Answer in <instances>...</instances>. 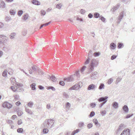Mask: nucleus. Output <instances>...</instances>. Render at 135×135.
<instances>
[{
  "instance_id": "nucleus-1",
  "label": "nucleus",
  "mask_w": 135,
  "mask_h": 135,
  "mask_svg": "<svg viewBox=\"0 0 135 135\" xmlns=\"http://www.w3.org/2000/svg\"><path fill=\"white\" fill-rule=\"evenodd\" d=\"M80 76L79 71H76L74 75H71L67 78H64V80L65 82H71L73 81L78 77H79Z\"/></svg>"
},
{
  "instance_id": "nucleus-2",
  "label": "nucleus",
  "mask_w": 135,
  "mask_h": 135,
  "mask_svg": "<svg viewBox=\"0 0 135 135\" xmlns=\"http://www.w3.org/2000/svg\"><path fill=\"white\" fill-rule=\"evenodd\" d=\"M54 120L52 119H48L46 120L44 123L43 124L44 127L51 128L54 126Z\"/></svg>"
},
{
  "instance_id": "nucleus-3",
  "label": "nucleus",
  "mask_w": 135,
  "mask_h": 135,
  "mask_svg": "<svg viewBox=\"0 0 135 135\" xmlns=\"http://www.w3.org/2000/svg\"><path fill=\"white\" fill-rule=\"evenodd\" d=\"M8 40L6 38V37L3 35H0V44L5 45L7 44Z\"/></svg>"
},
{
  "instance_id": "nucleus-4",
  "label": "nucleus",
  "mask_w": 135,
  "mask_h": 135,
  "mask_svg": "<svg viewBox=\"0 0 135 135\" xmlns=\"http://www.w3.org/2000/svg\"><path fill=\"white\" fill-rule=\"evenodd\" d=\"M98 64V61L95 59H92L90 64V69L91 71L93 70L94 67H96Z\"/></svg>"
},
{
  "instance_id": "nucleus-5",
  "label": "nucleus",
  "mask_w": 135,
  "mask_h": 135,
  "mask_svg": "<svg viewBox=\"0 0 135 135\" xmlns=\"http://www.w3.org/2000/svg\"><path fill=\"white\" fill-rule=\"evenodd\" d=\"M82 86V83L81 82H79L78 83L74 85L73 86L71 87L69 89V90H78L79 88H81Z\"/></svg>"
},
{
  "instance_id": "nucleus-6",
  "label": "nucleus",
  "mask_w": 135,
  "mask_h": 135,
  "mask_svg": "<svg viewBox=\"0 0 135 135\" xmlns=\"http://www.w3.org/2000/svg\"><path fill=\"white\" fill-rule=\"evenodd\" d=\"M97 85L93 84H92L89 85L87 88L88 90H95L97 88Z\"/></svg>"
},
{
  "instance_id": "nucleus-7",
  "label": "nucleus",
  "mask_w": 135,
  "mask_h": 135,
  "mask_svg": "<svg viewBox=\"0 0 135 135\" xmlns=\"http://www.w3.org/2000/svg\"><path fill=\"white\" fill-rule=\"evenodd\" d=\"M2 106L4 108H7L9 109L11 108L12 107L11 104L7 102H4Z\"/></svg>"
},
{
  "instance_id": "nucleus-8",
  "label": "nucleus",
  "mask_w": 135,
  "mask_h": 135,
  "mask_svg": "<svg viewBox=\"0 0 135 135\" xmlns=\"http://www.w3.org/2000/svg\"><path fill=\"white\" fill-rule=\"evenodd\" d=\"M98 75L97 72H94L92 73L90 76V78L92 79H94L98 78Z\"/></svg>"
},
{
  "instance_id": "nucleus-9",
  "label": "nucleus",
  "mask_w": 135,
  "mask_h": 135,
  "mask_svg": "<svg viewBox=\"0 0 135 135\" xmlns=\"http://www.w3.org/2000/svg\"><path fill=\"white\" fill-rule=\"evenodd\" d=\"M108 98V97L107 96H105V97H101L99 98L98 99V100L99 102H104L103 103H105L107 101V99Z\"/></svg>"
},
{
  "instance_id": "nucleus-10",
  "label": "nucleus",
  "mask_w": 135,
  "mask_h": 135,
  "mask_svg": "<svg viewBox=\"0 0 135 135\" xmlns=\"http://www.w3.org/2000/svg\"><path fill=\"white\" fill-rule=\"evenodd\" d=\"M130 130L127 129L126 130H124L120 135H130Z\"/></svg>"
},
{
  "instance_id": "nucleus-11",
  "label": "nucleus",
  "mask_w": 135,
  "mask_h": 135,
  "mask_svg": "<svg viewBox=\"0 0 135 135\" xmlns=\"http://www.w3.org/2000/svg\"><path fill=\"white\" fill-rule=\"evenodd\" d=\"M79 129H76V130L73 131L71 134L70 132H67L66 134V135H74L76 133L79 132Z\"/></svg>"
},
{
  "instance_id": "nucleus-12",
  "label": "nucleus",
  "mask_w": 135,
  "mask_h": 135,
  "mask_svg": "<svg viewBox=\"0 0 135 135\" xmlns=\"http://www.w3.org/2000/svg\"><path fill=\"white\" fill-rule=\"evenodd\" d=\"M123 16V12H121L118 18V21L117 23L118 24L119 23L121 20L122 19Z\"/></svg>"
},
{
  "instance_id": "nucleus-13",
  "label": "nucleus",
  "mask_w": 135,
  "mask_h": 135,
  "mask_svg": "<svg viewBox=\"0 0 135 135\" xmlns=\"http://www.w3.org/2000/svg\"><path fill=\"white\" fill-rule=\"evenodd\" d=\"M47 78L48 79L51 80L53 82H55L56 80V78L53 75H52L51 76H50L49 75H48Z\"/></svg>"
},
{
  "instance_id": "nucleus-14",
  "label": "nucleus",
  "mask_w": 135,
  "mask_h": 135,
  "mask_svg": "<svg viewBox=\"0 0 135 135\" xmlns=\"http://www.w3.org/2000/svg\"><path fill=\"white\" fill-rule=\"evenodd\" d=\"M122 109L125 113H127L129 111L128 108L126 105H124Z\"/></svg>"
},
{
  "instance_id": "nucleus-15",
  "label": "nucleus",
  "mask_w": 135,
  "mask_h": 135,
  "mask_svg": "<svg viewBox=\"0 0 135 135\" xmlns=\"http://www.w3.org/2000/svg\"><path fill=\"white\" fill-rule=\"evenodd\" d=\"M93 121L97 126L98 127L100 126V124L98 123V121L97 119H94L93 120Z\"/></svg>"
},
{
  "instance_id": "nucleus-16",
  "label": "nucleus",
  "mask_w": 135,
  "mask_h": 135,
  "mask_svg": "<svg viewBox=\"0 0 135 135\" xmlns=\"http://www.w3.org/2000/svg\"><path fill=\"white\" fill-rule=\"evenodd\" d=\"M32 2L33 4L37 5H40V3L39 1L36 0H33L32 1Z\"/></svg>"
},
{
  "instance_id": "nucleus-17",
  "label": "nucleus",
  "mask_w": 135,
  "mask_h": 135,
  "mask_svg": "<svg viewBox=\"0 0 135 135\" xmlns=\"http://www.w3.org/2000/svg\"><path fill=\"white\" fill-rule=\"evenodd\" d=\"M11 80L12 84L13 85H16L17 83L16 82L15 78H11Z\"/></svg>"
},
{
  "instance_id": "nucleus-18",
  "label": "nucleus",
  "mask_w": 135,
  "mask_h": 135,
  "mask_svg": "<svg viewBox=\"0 0 135 135\" xmlns=\"http://www.w3.org/2000/svg\"><path fill=\"white\" fill-rule=\"evenodd\" d=\"M25 107V111L27 113L31 114H32V112L30 109Z\"/></svg>"
},
{
  "instance_id": "nucleus-19",
  "label": "nucleus",
  "mask_w": 135,
  "mask_h": 135,
  "mask_svg": "<svg viewBox=\"0 0 135 135\" xmlns=\"http://www.w3.org/2000/svg\"><path fill=\"white\" fill-rule=\"evenodd\" d=\"M110 46L111 49H114L116 48V45L114 43H112L110 44Z\"/></svg>"
},
{
  "instance_id": "nucleus-20",
  "label": "nucleus",
  "mask_w": 135,
  "mask_h": 135,
  "mask_svg": "<svg viewBox=\"0 0 135 135\" xmlns=\"http://www.w3.org/2000/svg\"><path fill=\"white\" fill-rule=\"evenodd\" d=\"M112 105L115 109H117L118 107V104L117 102H115L113 103L112 104Z\"/></svg>"
},
{
  "instance_id": "nucleus-21",
  "label": "nucleus",
  "mask_w": 135,
  "mask_h": 135,
  "mask_svg": "<svg viewBox=\"0 0 135 135\" xmlns=\"http://www.w3.org/2000/svg\"><path fill=\"white\" fill-rule=\"evenodd\" d=\"M0 7L4 8L5 7V4L4 1H0Z\"/></svg>"
},
{
  "instance_id": "nucleus-22",
  "label": "nucleus",
  "mask_w": 135,
  "mask_h": 135,
  "mask_svg": "<svg viewBox=\"0 0 135 135\" xmlns=\"http://www.w3.org/2000/svg\"><path fill=\"white\" fill-rule=\"evenodd\" d=\"M33 103L31 101L30 102L27 104V105L28 107L30 108H32L33 105Z\"/></svg>"
},
{
  "instance_id": "nucleus-23",
  "label": "nucleus",
  "mask_w": 135,
  "mask_h": 135,
  "mask_svg": "<svg viewBox=\"0 0 135 135\" xmlns=\"http://www.w3.org/2000/svg\"><path fill=\"white\" fill-rule=\"evenodd\" d=\"M35 86L36 84L34 83H33L31 85L30 87L32 90H34L36 89Z\"/></svg>"
},
{
  "instance_id": "nucleus-24",
  "label": "nucleus",
  "mask_w": 135,
  "mask_h": 135,
  "mask_svg": "<svg viewBox=\"0 0 135 135\" xmlns=\"http://www.w3.org/2000/svg\"><path fill=\"white\" fill-rule=\"evenodd\" d=\"M120 6V4H118L117 6H114L113 8L111 9V11L113 12H115L117 9H118Z\"/></svg>"
},
{
  "instance_id": "nucleus-25",
  "label": "nucleus",
  "mask_w": 135,
  "mask_h": 135,
  "mask_svg": "<svg viewBox=\"0 0 135 135\" xmlns=\"http://www.w3.org/2000/svg\"><path fill=\"white\" fill-rule=\"evenodd\" d=\"M32 69L33 70V72H36L37 70L38 69V68L35 65H33L31 67Z\"/></svg>"
},
{
  "instance_id": "nucleus-26",
  "label": "nucleus",
  "mask_w": 135,
  "mask_h": 135,
  "mask_svg": "<svg viewBox=\"0 0 135 135\" xmlns=\"http://www.w3.org/2000/svg\"><path fill=\"white\" fill-rule=\"evenodd\" d=\"M86 68V66H83L82 68H81L80 72L82 74L84 73V72Z\"/></svg>"
},
{
  "instance_id": "nucleus-27",
  "label": "nucleus",
  "mask_w": 135,
  "mask_h": 135,
  "mask_svg": "<svg viewBox=\"0 0 135 135\" xmlns=\"http://www.w3.org/2000/svg\"><path fill=\"white\" fill-rule=\"evenodd\" d=\"M7 74V70H5L3 72L2 74V75L3 76L6 77Z\"/></svg>"
},
{
  "instance_id": "nucleus-28",
  "label": "nucleus",
  "mask_w": 135,
  "mask_h": 135,
  "mask_svg": "<svg viewBox=\"0 0 135 135\" xmlns=\"http://www.w3.org/2000/svg\"><path fill=\"white\" fill-rule=\"evenodd\" d=\"M16 35V33H11L9 35L10 38L12 39L14 38V36Z\"/></svg>"
},
{
  "instance_id": "nucleus-29",
  "label": "nucleus",
  "mask_w": 135,
  "mask_h": 135,
  "mask_svg": "<svg viewBox=\"0 0 135 135\" xmlns=\"http://www.w3.org/2000/svg\"><path fill=\"white\" fill-rule=\"evenodd\" d=\"M104 85L103 83H101L100 84L99 87V89L100 90L104 89Z\"/></svg>"
},
{
  "instance_id": "nucleus-30",
  "label": "nucleus",
  "mask_w": 135,
  "mask_h": 135,
  "mask_svg": "<svg viewBox=\"0 0 135 135\" xmlns=\"http://www.w3.org/2000/svg\"><path fill=\"white\" fill-rule=\"evenodd\" d=\"M11 88L13 91L17 92V89L16 86H11Z\"/></svg>"
},
{
  "instance_id": "nucleus-31",
  "label": "nucleus",
  "mask_w": 135,
  "mask_h": 135,
  "mask_svg": "<svg viewBox=\"0 0 135 135\" xmlns=\"http://www.w3.org/2000/svg\"><path fill=\"white\" fill-rule=\"evenodd\" d=\"M17 132L20 133H22L23 132V129L22 128H18L17 130Z\"/></svg>"
},
{
  "instance_id": "nucleus-32",
  "label": "nucleus",
  "mask_w": 135,
  "mask_h": 135,
  "mask_svg": "<svg viewBox=\"0 0 135 135\" xmlns=\"http://www.w3.org/2000/svg\"><path fill=\"white\" fill-rule=\"evenodd\" d=\"M123 47V45L122 43H118V48L119 49H120Z\"/></svg>"
},
{
  "instance_id": "nucleus-33",
  "label": "nucleus",
  "mask_w": 135,
  "mask_h": 135,
  "mask_svg": "<svg viewBox=\"0 0 135 135\" xmlns=\"http://www.w3.org/2000/svg\"><path fill=\"white\" fill-rule=\"evenodd\" d=\"M16 88L17 89V92L18 91H22L23 89V88L21 87L16 86Z\"/></svg>"
},
{
  "instance_id": "nucleus-34",
  "label": "nucleus",
  "mask_w": 135,
  "mask_h": 135,
  "mask_svg": "<svg viewBox=\"0 0 135 135\" xmlns=\"http://www.w3.org/2000/svg\"><path fill=\"white\" fill-rule=\"evenodd\" d=\"M100 16V14L97 13H95L94 14V17L96 18H98Z\"/></svg>"
},
{
  "instance_id": "nucleus-35",
  "label": "nucleus",
  "mask_w": 135,
  "mask_h": 135,
  "mask_svg": "<svg viewBox=\"0 0 135 135\" xmlns=\"http://www.w3.org/2000/svg\"><path fill=\"white\" fill-rule=\"evenodd\" d=\"M49 130L47 128H44L43 129L42 132L44 134H46L48 133Z\"/></svg>"
},
{
  "instance_id": "nucleus-36",
  "label": "nucleus",
  "mask_w": 135,
  "mask_h": 135,
  "mask_svg": "<svg viewBox=\"0 0 135 135\" xmlns=\"http://www.w3.org/2000/svg\"><path fill=\"white\" fill-rule=\"evenodd\" d=\"M23 112L21 110H19L18 111H17V114L18 115V116H21L23 114Z\"/></svg>"
},
{
  "instance_id": "nucleus-37",
  "label": "nucleus",
  "mask_w": 135,
  "mask_h": 135,
  "mask_svg": "<svg viewBox=\"0 0 135 135\" xmlns=\"http://www.w3.org/2000/svg\"><path fill=\"white\" fill-rule=\"evenodd\" d=\"M63 96L64 98H68L69 97V96L66 93H64L63 94Z\"/></svg>"
},
{
  "instance_id": "nucleus-38",
  "label": "nucleus",
  "mask_w": 135,
  "mask_h": 135,
  "mask_svg": "<svg viewBox=\"0 0 135 135\" xmlns=\"http://www.w3.org/2000/svg\"><path fill=\"white\" fill-rule=\"evenodd\" d=\"M8 73L10 75H12L13 74V71L11 69H9L8 70Z\"/></svg>"
},
{
  "instance_id": "nucleus-39",
  "label": "nucleus",
  "mask_w": 135,
  "mask_h": 135,
  "mask_svg": "<svg viewBox=\"0 0 135 135\" xmlns=\"http://www.w3.org/2000/svg\"><path fill=\"white\" fill-rule=\"evenodd\" d=\"M84 123L83 122H80L79 124V127L80 128H82L84 126Z\"/></svg>"
},
{
  "instance_id": "nucleus-40",
  "label": "nucleus",
  "mask_w": 135,
  "mask_h": 135,
  "mask_svg": "<svg viewBox=\"0 0 135 135\" xmlns=\"http://www.w3.org/2000/svg\"><path fill=\"white\" fill-rule=\"evenodd\" d=\"M9 12L11 15H14L16 13L15 11L12 9Z\"/></svg>"
},
{
  "instance_id": "nucleus-41",
  "label": "nucleus",
  "mask_w": 135,
  "mask_h": 135,
  "mask_svg": "<svg viewBox=\"0 0 135 135\" xmlns=\"http://www.w3.org/2000/svg\"><path fill=\"white\" fill-rule=\"evenodd\" d=\"M22 34L23 36H25L27 33V30L26 29H23L22 32Z\"/></svg>"
},
{
  "instance_id": "nucleus-42",
  "label": "nucleus",
  "mask_w": 135,
  "mask_h": 135,
  "mask_svg": "<svg viewBox=\"0 0 135 135\" xmlns=\"http://www.w3.org/2000/svg\"><path fill=\"white\" fill-rule=\"evenodd\" d=\"M28 16V14H26L25 15L23 16V19L25 20H27Z\"/></svg>"
},
{
  "instance_id": "nucleus-43",
  "label": "nucleus",
  "mask_w": 135,
  "mask_h": 135,
  "mask_svg": "<svg viewBox=\"0 0 135 135\" xmlns=\"http://www.w3.org/2000/svg\"><path fill=\"white\" fill-rule=\"evenodd\" d=\"M95 115V113L93 111H92L90 113L89 115L90 117H92L94 116Z\"/></svg>"
},
{
  "instance_id": "nucleus-44",
  "label": "nucleus",
  "mask_w": 135,
  "mask_h": 135,
  "mask_svg": "<svg viewBox=\"0 0 135 135\" xmlns=\"http://www.w3.org/2000/svg\"><path fill=\"white\" fill-rule=\"evenodd\" d=\"M90 105L92 108H94L96 106V104L95 103H93L90 104Z\"/></svg>"
},
{
  "instance_id": "nucleus-45",
  "label": "nucleus",
  "mask_w": 135,
  "mask_h": 135,
  "mask_svg": "<svg viewBox=\"0 0 135 135\" xmlns=\"http://www.w3.org/2000/svg\"><path fill=\"white\" fill-rule=\"evenodd\" d=\"M62 6V5L61 4H58L56 5V7L57 8L60 9Z\"/></svg>"
},
{
  "instance_id": "nucleus-46",
  "label": "nucleus",
  "mask_w": 135,
  "mask_h": 135,
  "mask_svg": "<svg viewBox=\"0 0 135 135\" xmlns=\"http://www.w3.org/2000/svg\"><path fill=\"white\" fill-rule=\"evenodd\" d=\"M100 55V53L99 52H95L93 54L94 56L95 57L99 56Z\"/></svg>"
},
{
  "instance_id": "nucleus-47",
  "label": "nucleus",
  "mask_w": 135,
  "mask_h": 135,
  "mask_svg": "<svg viewBox=\"0 0 135 135\" xmlns=\"http://www.w3.org/2000/svg\"><path fill=\"white\" fill-rule=\"evenodd\" d=\"M11 20V18L10 16H7L5 18V20L7 21H8Z\"/></svg>"
},
{
  "instance_id": "nucleus-48",
  "label": "nucleus",
  "mask_w": 135,
  "mask_h": 135,
  "mask_svg": "<svg viewBox=\"0 0 135 135\" xmlns=\"http://www.w3.org/2000/svg\"><path fill=\"white\" fill-rule=\"evenodd\" d=\"M113 81V80L112 78L110 79L108 81V84H110Z\"/></svg>"
},
{
  "instance_id": "nucleus-49",
  "label": "nucleus",
  "mask_w": 135,
  "mask_h": 135,
  "mask_svg": "<svg viewBox=\"0 0 135 135\" xmlns=\"http://www.w3.org/2000/svg\"><path fill=\"white\" fill-rule=\"evenodd\" d=\"M93 124L91 123H89L87 125V127L88 129H90L93 126Z\"/></svg>"
},
{
  "instance_id": "nucleus-50",
  "label": "nucleus",
  "mask_w": 135,
  "mask_h": 135,
  "mask_svg": "<svg viewBox=\"0 0 135 135\" xmlns=\"http://www.w3.org/2000/svg\"><path fill=\"white\" fill-rule=\"evenodd\" d=\"M99 18H100V19L103 22H104L105 19L102 16H99Z\"/></svg>"
},
{
  "instance_id": "nucleus-51",
  "label": "nucleus",
  "mask_w": 135,
  "mask_h": 135,
  "mask_svg": "<svg viewBox=\"0 0 135 135\" xmlns=\"http://www.w3.org/2000/svg\"><path fill=\"white\" fill-rule=\"evenodd\" d=\"M122 79V78L121 77H118L116 80L117 82L118 83Z\"/></svg>"
},
{
  "instance_id": "nucleus-52",
  "label": "nucleus",
  "mask_w": 135,
  "mask_h": 135,
  "mask_svg": "<svg viewBox=\"0 0 135 135\" xmlns=\"http://www.w3.org/2000/svg\"><path fill=\"white\" fill-rule=\"evenodd\" d=\"M89 60H90V58L89 57H88L86 60L85 61V62L84 64H88L89 63Z\"/></svg>"
},
{
  "instance_id": "nucleus-53",
  "label": "nucleus",
  "mask_w": 135,
  "mask_h": 135,
  "mask_svg": "<svg viewBox=\"0 0 135 135\" xmlns=\"http://www.w3.org/2000/svg\"><path fill=\"white\" fill-rule=\"evenodd\" d=\"M85 12V11L83 9H81L80 11V12L82 14H84Z\"/></svg>"
},
{
  "instance_id": "nucleus-54",
  "label": "nucleus",
  "mask_w": 135,
  "mask_h": 135,
  "mask_svg": "<svg viewBox=\"0 0 135 135\" xmlns=\"http://www.w3.org/2000/svg\"><path fill=\"white\" fill-rule=\"evenodd\" d=\"M41 14L42 16H44L46 14L45 11L44 10H42L41 11Z\"/></svg>"
},
{
  "instance_id": "nucleus-55",
  "label": "nucleus",
  "mask_w": 135,
  "mask_h": 135,
  "mask_svg": "<svg viewBox=\"0 0 135 135\" xmlns=\"http://www.w3.org/2000/svg\"><path fill=\"white\" fill-rule=\"evenodd\" d=\"M51 21H50L49 22L46 23H45L41 25H49L51 23Z\"/></svg>"
},
{
  "instance_id": "nucleus-56",
  "label": "nucleus",
  "mask_w": 135,
  "mask_h": 135,
  "mask_svg": "<svg viewBox=\"0 0 135 135\" xmlns=\"http://www.w3.org/2000/svg\"><path fill=\"white\" fill-rule=\"evenodd\" d=\"M23 13V11L22 10L19 11L18 12V15L21 16Z\"/></svg>"
},
{
  "instance_id": "nucleus-57",
  "label": "nucleus",
  "mask_w": 135,
  "mask_h": 135,
  "mask_svg": "<svg viewBox=\"0 0 135 135\" xmlns=\"http://www.w3.org/2000/svg\"><path fill=\"white\" fill-rule=\"evenodd\" d=\"M48 88V89H51L53 91H55V88L52 86H49Z\"/></svg>"
},
{
  "instance_id": "nucleus-58",
  "label": "nucleus",
  "mask_w": 135,
  "mask_h": 135,
  "mask_svg": "<svg viewBox=\"0 0 135 135\" xmlns=\"http://www.w3.org/2000/svg\"><path fill=\"white\" fill-rule=\"evenodd\" d=\"M133 115V114H128L127 115V116L126 117V118H128L130 117H131Z\"/></svg>"
},
{
  "instance_id": "nucleus-59",
  "label": "nucleus",
  "mask_w": 135,
  "mask_h": 135,
  "mask_svg": "<svg viewBox=\"0 0 135 135\" xmlns=\"http://www.w3.org/2000/svg\"><path fill=\"white\" fill-rule=\"evenodd\" d=\"M59 84L61 85L62 86H63L64 85V83L63 81H60L59 82Z\"/></svg>"
},
{
  "instance_id": "nucleus-60",
  "label": "nucleus",
  "mask_w": 135,
  "mask_h": 135,
  "mask_svg": "<svg viewBox=\"0 0 135 135\" xmlns=\"http://www.w3.org/2000/svg\"><path fill=\"white\" fill-rule=\"evenodd\" d=\"M66 107H70L71 106L69 102L67 103L66 104Z\"/></svg>"
},
{
  "instance_id": "nucleus-61",
  "label": "nucleus",
  "mask_w": 135,
  "mask_h": 135,
  "mask_svg": "<svg viewBox=\"0 0 135 135\" xmlns=\"http://www.w3.org/2000/svg\"><path fill=\"white\" fill-rule=\"evenodd\" d=\"M117 56L115 55H112L111 57V59L112 60H113L116 58Z\"/></svg>"
},
{
  "instance_id": "nucleus-62",
  "label": "nucleus",
  "mask_w": 135,
  "mask_h": 135,
  "mask_svg": "<svg viewBox=\"0 0 135 135\" xmlns=\"http://www.w3.org/2000/svg\"><path fill=\"white\" fill-rule=\"evenodd\" d=\"M17 123L19 125L21 124L22 123V121L21 119L18 120V121Z\"/></svg>"
},
{
  "instance_id": "nucleus-63",
  "label": "nucleus",
  "mask_w": 135,
  "mask_h": 135,
  "mask_svg": "<svg viewBox=\"0 0 135 135\" xmlns=\"http://www.w3.org/2000/svg\"><path fill=\"white\" fill-rule=\"evenodd\" d=\"M106 113V112L105 110L101 112V113L102 115H103L102 116H103L105 115Z\"/></svg>"
},
{
  "instance_id": "nucleus-64",
  "label": "nucleus",
  "mask_w": 135,
  "mask_h": 135,
  "mask_svg": "<svg viewBox=\"0 0 135 135\" xmlns=\"http://www.w3.org/2000/svg\"><path fill=\"white\" fill-rule=\"evenodd\" d=\"M88 17L89 18H91L93 17V15L91 13L89 14L88 15Z\"/></svg>"
}]
</instances>
